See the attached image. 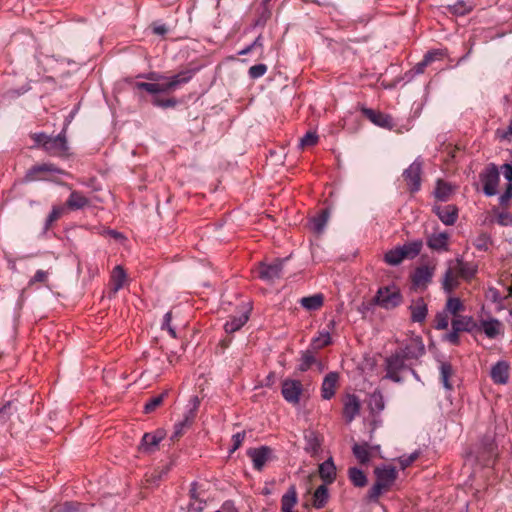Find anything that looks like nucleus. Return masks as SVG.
<instances>
[{"label":"nucleus","mask_w":512,"mask_h":512,"mask_svg":"<svg viewBox=\"0 0 512 512\" xmlns=\"http://www.w3.org/2000/svg\"><path fill=\"white\" fill-rule=\"evenodd\" d=\"M490 376L495 384H506L509 379L508 363L505 361H498L492 366Z\"/></svg>","instance_id":"412c9836"},{"label":"nucleus","mask_w":512,"mask_h":512,"mask_svg":"<svg viewBox=\"0 0 512 512\" xmlns=\"http://www.w3.org/2000/svg\"><path fill=\"white\" fill-rule=\"evenodd\" d=\"M329 498L328 488L325 484L320 485L313 494V506L317 509L323 508Z\"/></svg>","instance_id":"4c0bfd02"},{"label":"nucleus","mask_w":512,"mask_h":512,"mask_svg":"<svg viewBox=\"0 0 512 512\" xmlns=\"http://www.w3.org/2000/svg\"><path fill=\"white\" fill-rule=\"evenodd\" d=\"M411 320H425L427 316V305L423 298L413 301L410 306Z\"/></svg>","instance_id":"72a5a7b5"},{"label":"nucleus","mask_w":512,"mask_h":512,"mask_svg":"<svg viewBox=\"0 0 512 512\" xmlns=\"http://www.w3.org/2000/svg\"><path fill=\"white\" fill-rule=\"evenodd\" d=\"M501 322H480L479 329L489 338H495L499 334V325Z\"/></svg>","instance_id":"de8ad7c7"},{"label":"nucleus","mask_w":512,"mask_h":512,"mask_svg":"<svg viewBox=\"0 0 512 512\" xmlns=\"http://www.w3.org/2000/svg\"><path fill=\"white\" fill-rule=\"evenodd\" d=\"M137 77L138 78H144V79H147V80H150V81H157V82L164 81L162 83H158L159 94H161V93H169V92L175 91L173 86H172V83H171L170 79L168 78V76H165V75H163L161 73L149 72V73H146V74H140Z\"/></svg>","instance_id":"aec40b11"},{"label":"nucleus","mask_w":512,"mask_h":512,"mask_svg":"<svg viewBox=\"0 0 512 512\" xmlns=\"http://www.w3.org/2000/svg\"><path fill=\"white\" fill-rule=\"evenodd\" d=\"M412 365V362L402 356L398 351H395L385 359V377L393 382L399 383L402 381L401 373L405 371H410L416 376V372L412 368Z\"/></svg>","instance_id":"7ed1b4c3"},{"label":"nucleus","mask_w":512,"mask_h":512,"mask_svg":"<svg viewBox=\"0 0 512 512\" xmlns=\"http://www.w3.org/2000/svg\"><path fill=\"white\" fill-rule=\"evenodd\" d=\"M452 192L451 186L443 180H438L434 190V196L440 201L448 200Z\"/></svg>","instance_id":"79ce46f5"},{"label":"nucleus","mask_w":512,"mask_h":512,"mask_svg":"<svg viewBox=\"0 0 512 512\" xmlns=\"http://www.w3.org/2000/svg\"><path fill=\"white\" fill-rule=\"evenodd\" d=\"M500 171L507 182H512V162L502 164L500 166Z\"/></svg>","instance_id":"774afa93"},{"label":"nucleus","mask_w":512,"mask_h":512,"mask_svg":"<svg viewBox=\"0 0 512 512\" xmlns=\"http://www.w3.org/2000/svg\"><path fill=\"white\" fill-rule=\"evenodd\" d=\"M450 235L447 232L432 233L427 237V246L438 252H445L449 249Z\"/></svg>","instance_id":"2eb2a0df"},{"label":"nucleus","mask_w":512,"mask_h":512,"mask_svg":"<svg viewBox=\"0 0 512 512\" xmlns=\"http://www.w3.org/2000/svg\"><path fill=\"white\" fill-rule=\"evenodd\" d=\"M205 505H206V502L202 499H196V500L190 501L189 506H188V512H202Z\"/></svg>","instance_id":"69168bd1"},{"label":"nucleus","mask_w":512,"mask_h":512,"mask_svg":"<svg viewBox=\"0 0 512 512\" xmlns=\"http://www.w3.org/2000/svg\"><path fill=\"white\" fill-rule=\"evenodd\" d=\"M446 9L453 15L464 16L473 10V4L468 0H458L452 5H447Z\"/></svg>","instance_id":"473e14b6"},{"label":"nucleus","mask_w":512,"mask_h":512,"mask_svg":"<svg viewBox=\"0 0 512 512\" xmlns=\"http://www.w3.org/2000/svg\"><path fill=\"white\" fill-rule=\"evenodd\" d=\"M423 162L420 157L416 158L403 172V178L411 193L421 189V173Z\"/></svg>","instance_id":"423d86ee"},{"label":"nucleus","mask_w":512,"mask_h":512,"mask_svg":"<svg viewBox=\"0 0 512 512\" xmlns=\"http://www.w3.org/2000/svg\"><path fill=\"white\" fill-rule=\"evenodd\" d=\"M384 260L389 265L396 266V265L400 264L404 260L400 247L398 246V247L386 252L385 256H384Z\"/></svg>","instance_id":"a18cd8bd"},{"label":"nucleus","mask_w":512,"mask_h":512,"mask_svg":"<svg viewBox=\"0 0 512 512\" xmlns=\"http://www.w3.org/2000/svg\"><path fill=\"white\" fill-rule=\"evenodd\" d=\"M319 474L321 479L327 484H331L335 480L336 467L332 458L325 460L319 465Z\"/></svg>","instance_id":"cd10ccee"},{"label":"nucleus","mask_w":512,"mask_h":512,"mask_svg":"<svg viewBox=\"0 0 512 512\" xmlns=\"http://www.w3.org/2000/svg\"><path fill=\"white\" fill-rule=\"evenodd\" d=\"M163 437L164 433L162 431H157L155 434L145 433L142 437L139 450L146 453L155 451Z\"/></svg>","instance_id":"5701e85b"},{"label":"nucleus","mask_w":512,"mask_h":512,"mask_svg":"<svg viewBox=\"0 0 512 512\" xmlns=\"http://www.w3.org/2000/svg\"><path fill=\"white\" fill-rule=\"evenodd\" d=\"M167 395L168 391H164L163 393L149 399L144 405V413L149 414L154 412L159 406L162 405Z\"/></svg>","instance_id":"c03bdc74"},{"label":"nucleus","mask_w":512,"mask_h":512,"mask_svg":"<svg viewBox=\"0 0 512 512\" xmlns=\"http://www.w3.org/2000/svg\"><path fill=\"white\" fill-rule=\"evenodd\" d=\"M454 371L452 365L449 362L440 363V376L444 387L448 390L452 389V384L449 379L453 375Z\"/></svg>","instance_id":"37998d69"},{"label":"nucleus","mask_w":512,"mask_h":512,"mask_svg":"<svg viewBox=\"0 0 512 512\" xmlns=\"http://www.w3.org/2000/svg\"><path fill=\"white\" fill-rule=\"evenodd\" d=\"M339 380V374L337 372H329L322 383L321 396L325 400H330L336 392V387Z\"/></svg>","instance_id":"6ab92c4d"},{"label":"nucleus","mask_w":512,"mask_h":512,"mask_svg":"<svg viewBox=\"0 0 512 512\" xmlns=\"http://www.w3.org/2000/svg\"><path fill=\"white\" fill-rule=\"evenodd\" d=\"M419 457V453L418 452H413L412 454H410L409 456H402L400 457L399 459V464L401 466L402 469H406L407 467H409L415 460H417V458Z\"/></svg>","instance_id":"0e129e2a"},{"label":"nucleus","mask_w":512,"mask_h":512,"mask_svg":"<svg viewBox=\"0 0 512 512\" xmlns=\"http://www.w3.org/2000/svg\"><path fill=\"white\" fill-rule=\"evenodd\" d=\"M497 458V444L491 436H484L481 440L477 459L484 465L494 464Z\"/></svg>","instance_id":"6e6552de"},{"label":"nucleus","mask_w":512,"mask_h":512,"mask_svg":"<svg viewBox=\"0 0 512 512\" xmlns=\"http://www.w3.org/2000/svg\"><path fill=\"white\" fill-rule=\"evenodd\" d=\"M246 437V432H238L232 436V448L230 449V452L236 451L243 443L244 439Z\"/></svg>","instance_id":"e2e57ef3"},{"label":"nucleus","mask_w":512,"mask_h":512,"mask_svg":"<svg viewBox=\"0 0 512 512\" xmlns=\"http://www.w3.org/2000/svg\"><path fill=\"white\" fill-rule=\"evenodd\" d=\"M302 391L303 386L299 380L286 379L282 383V396L289 403H299Z\"/></svg>","instance_id":"f8f14e48"},{"label":"nucleus","mask_w":512,"mask_h":512,"mask_svg":"<svg viewBox=\"0 0 512 512\" xmlns=\"http://www.w3.org/2000/svg\"><path fill=\"white\" fill-rule=\"evenodd\" d=\"M429 57H424L422 61L417 63L408 73L410 75L409 78H412L416 75H420L424 72L425 68L429 65Z\"/></svg>","instance_id":"bf43d9fd"},{"label":"nucleus","mask_w":512,"mask_h":512,"mask_svg":"<svg viewBox=\"0 0 512 512\" xmlns=\"http://www.w3.org/2000/svg\"><path fill=\"white\" fill-rule=\"evenodd\" d=\"M329 218V210L323 209L311 220V228L313 231L320 233L324 230Z\"/></svg>","instance_id":"ea45409f"},{"label":"nucleus","mask_w":512,"mask_h":512,"mask_svg":"<svg viewBox=\"0 0 512 512\" xmlns=\"http://www.w3.org/2000/svg\"><path fill=\"white\" fill-rule=\"evenodd\" d=\"M41 173H55L60 175L68 176L69 173L65 172L64 170L58 168L52 163H43L32 166L30 169L27 170L23 181L26 183L34 182V181H40V180H46V178L40 176Z\"/></svg>","instance_id":"1a4fd4ad"},{"label":"nucleus","mask_w":512,"mask_h":512,"mask_svg":"<svg viewBox=\"0 0 512 512\" xmlns=\"http://www.w3.org/2000/svg\"><path fill=\"white\" fill-rule=\"evenodd\" d=\"M63 211H64V208L61 206H53L52 207V210L48 214V216L45 220V223H44V227H43L44 233H46L50 229L52 223L54 221H56L62 215Z\"/></svg>","instance_id":"49530a36"},{"label":"nucleus","mask_w":512,"mask_h":512,"mask_svg":"<svg viewBox=\"0 0 512 512\" xmlns=\"http://www.w3.org/2000/svg\"><path fill=\"white\" fill-rule=\"evenodd\" d=\"M348 477L355 487H364L367 484L366 474L357 467L349 468Z\"/></svg>","instance_id":"58836bf2"},{"label":"nucleus","mask_w":512,"mask_h":512,"mask_svg":"<svg viewBox=\"0 0 512 512\" xmlns=\"http://www.w3.org/2000/svg\"><path fill=\"white\" fill-rule=\"evenodd\" d=\"M323 302L324 296L321 293H317L308 297H303L300 300L301 305L309 311L319 309L323 305Z\"/></svg>","instance_id":"e433bc0d"},{"label":"nucleus","mask_w":512,"mask_h":512,"mask_svg":"<svg viewBox=\"0 0 512 512\" xmlns=\"http://www.w3.org/2000/svg\"><path fill=\"white\" fill-rule=\"evenodd\" d=\"M500 167L494 163H490L480 174V181L483 185V193L488 196H494L498 193V185L500 181Z\"/></svg>","instance_id":"39448f33"},{"label":"nucleus","mask_w":512,"mask_h":512,"mask_svg":"<svg viewBox=\"0 0 512 512\" xmlns=\"http://www.w3.org/2000/svg\"><path fill=\"white\" fill-rule=\"evenodd\" d=\"M494 213L496 214V222L500 226L508 227L512 226V214L508 211L498 212L494 209Z\"/></svg>","instance_id":"8fccbe9b"},{"label":"nucleus","mask_w":512,"mask_h":512,"mask_svg":"<svg viewBox=\"0 0 512 512\" xmlns=\"http://www.w3.org/2000/svg\"><path fill=\"white\" fill-rule=\"evenodd\" d=\"M473 245L478 251H488L492 245V237L486 232H481L473 240Z\"/></svg>","instance_id":"a19ab883"},{"label":"nucleus","mask_w":512,"mask_h":512,"mask_svg":"<svg viewBox=\"0 0 512 512\" xmlns=\"http://www.w3.org/2000/svg\"><path fill=\"white\" fill-rule=\"evenodd\" d=\"M297 503V490L295 485H290L281 498V512H293L292 508Z\"/></svg>","instance_id":"c756f323"},{"label":"nucleus","mask_w":512,"mask_h":512,"mask_svg":"<svg viewBox=\"0 0 512 512\" xmlns=\"http://www.w3.org/2000/svg\"><path fill=\"white\" fill-rule=\"evenodd\" d=\"M304 440L306 443L304 450L312 456L318 454L322 445L319 435L315 431L309 430L305 432Z\"/></svg>","instance_id":"a878e982"},{"label":"nucleus","mask_w":512,"mask_h":512,"mask_svg":"<svg viewBox=\"0 0 512 512\" xmlns=\"http://www.w3.org/2000/svg\"><path fill=\"white\" fill-rule=\"evenodd\" d=\"M408 339L406 340L403 347H400L398 351L402 356L411 361H417L425 354V345L422 337L416 334L415 330H408Z\"/></svg>","instance_id":"20e7f679"},{"label":"nucleus","mask_w":512,"mask_h":512,"mask_svg":"<svg viewBox=\"0 0 512 512\" xmlns=\"http://www.w3.org/2000/svg\"><path fill=\"white\" fill-rule=\"evenodd\" d=\"M273 450L269 446H260L258 448H250L247 451V455L253 462V467L261 471L266 462L272 459Z\"/></svg>","instance_id":"ddd939ff"},{"label":"nucleus","mask_w":512,"mask_h":512,"mask_svg":"<svg viewBox=\"0 0 512 512\" xmlns=\"http://www.w3.org/2000/svg\"><path fill=\"white\" fill-rule=\"evenodd\" d=\"M268 68L265 64L259 63L256 65H253L248 70V75L251 79H258L262 76H264L267 72Z\"/></svg>","instance_id":"864d4df0"},{"label":"nucleus","mask_w":512,"mask_h":512,"mask_svg":"<svg viewBox=\"0 0 512 512\" xmlns=\"http://www.w3.org/2000/svg\"><path fill=\"white\" fill-rule=\"evenodd\" d=\"M446 309L453 315L456 316L460 311L464 309L463 303L459 298H449L446 303Z\"/></svg>","instance_id":"3c124183"},{"label":"nucleus","mask_w":512,"mask_h":512,"mask_svg":"<svg viewBox=\"0 0 512 512\" xmlns=\"http://www.w3.org/2000/svg\"><path fill=\"white\" fill-rule=\"evenodd\" d=\"M352 452L360 464H367L370 461V445L367 442L362 444L355 443L352 447Z\"/></svg>","instance_id":"2f4dec72"},{"label":"nucleus","mask_w":512,"mask_h":512,"mask_svg":"<svg viewBox=\"0 0 512 512\" xmlns=\"http://www.w3.org/2000/svg\"><path fill=\"white\" fill-rule=\"evenodd\" d=\"M452 331L445 334L444 339L453 345L459 343V333L462 331H472L477 327V322H451Z\"/></svg>","instance_id":"dca6fc26"},{"label":"nucleus","mask_w":512,"mask_h":512,"mask_svg":"<svg viewBox=\"0 0 512 512\" xmlns=\"http://www.w3.org/2000/svg\"><path fill=\"white\" fill-rule=\"evenodd\" d=\"M151 102L153 106L163 109L173 108L178 104V101L174 98L160 99L158 97H154Z\"/></svg>","instance_id":"5fc2aeb1"},{"label":"nucleus","mask_w":512,"mask_h":512,"mask_svg":"<svg viewBox=\"0 0 512 512\" xmlns=\"http://www.w3.org/2000/svg\"><path fill=\"white\" fill-rule=\"evenodd\" d=\"M458 275L464 279H471L477 273V265L473 262L464 261L462 258L456 259L454 267Z\"/></svg>","instance_id":"bb28decb"},{"label":"nucleus","mask_w":512,"mask_h":512,"mask_svg":"<svg viewBox=\"0 0 512 512\" xmlns=\"http://www.w3.org/2000/svg\"><path fill=\"white\" fill-rule=\"evenodd\" d=\"M13 402L8 401L5 405L0 408V422L6 424L12 415Z\"/></svg>","instance_id":"13d9d810"},{"label":"nucleus","mask_w":512,"mask_h":512,"mask_svg":"<svg viewBox=\"0 0 512 512\" xmlns=\"http://www.w3.org/2000/svg\"><path fill=\"white\" fill-rule=\"evenodd\" d=\"M198 71H199V68L186 69V70L180 71L179 73H177L175 75L168 76V78L170 79L172 86H173L174 90L176 91L182 85L189 83Z\"/></svg>","instance_id":"393cba45"},{"label":"nucleus","mask_w":512,"mask_h":512,"mask_svg":"<svg viewBox=\"0 0 512 512\" xmlns=\"http://www.w3.org/2000/svg\"><path fill=\"white\" fill-rule=\"evenodd\" d=\"M271 12L264 7L263 11L258 15V17L254 20L252 26L256 27H264L268 19L270 18Z\"/></svg>","instance_id":"680f3d73"},{"label":"nucleus","mask_w":512,"mask_h":512,"mask_svg":"<svg viewBox=\"0 0 512 512\" xmlns=\"http://www.w3.org/2000/svg\"><path fill=\"white\" fill-rule=\"evenodd\" d=\"M512 200V182L506 184L504 192L499 196V205L508 208Z\"/></svg>","instance_id":"09e8293b"},{"label":"nucleus","mask_w":512,"mask_h":512,"mask_svg":"<svg viewBox=\"0 0 512 512\" xmlns=\"http://www.w3.org/2000/svg\"><path fill=\"white\" fill-rule=\"evenodd\" d=\"M359 398L354 395H348L343 407V416L346 422H351L360 412Z\"/></svg>","instance_id":"b1692460"},{"label":"nucleus","mask_w":512,"mask_h":512,"mask_svg":"<svg viewBox=\"0 0 512 512\" xmlns=\"http://www.w3.org/2000/svg\"><path fill=\"white\" fill-rule=\"evenodd\" d=\"M486 298L491 302L489 306L490 311H500L504 308L503 302L506 298L502 297L497 289L490 288L487 291Z\"/></svg>","instance_id":"c9c22d12"},{"label":"nucleus","mask_w":512,"mask_h":512,"mask_svg":"<svg viewBox=\"0 0 512 512\" xmlns=\"http://www.w3.org/2000/svg\"><path fill=\"white\" fill-rule=\"evenodd\" d=\"M374 475L376 482L369 489L367 498L370 501H378L380 495L383 492L388 491L398 477V471L394 466L384 465L382 467H376L374 469Z\"/></svg>","instance_id":"f257e3e1"},{"label":"nucleus","mask_w":512,"mask_h":512,"mask_svg":"<svg viewBox=\"0 0 512 512\" xmlns=\"http://www.w3.org/2000/svg\"><path fill=\"white\" fill-rule=\"evenodd\" d=\"M361 112L367 119H369L376 126L386 129L393 128V119L390 115L367 107H362Z\"/></svg>","instance_id":"4468645a"},{"label":"nucleus","mask_w":512,"mask_h":512,"mask_svg":"<svg viewBox=\"0 0 512 512\" xmlns=\"http://www.w3.org/2000/svg\"><path fill=\"white\" fill-rule=\"evenodd\" d=\"M368 407L372 414H378L384 409V397L380 391L376 390L369 396Z\"/></svg>","instance_id":"f704fd0d"},{"label":"nucleus","mask_w":512,"mask_h":512,"mask_svg":"<svg viewBox=\"0 0 512 512\" xmlns=\"http://www.w3.org/2000/svg\"><path fill=\"white\" fill-rule=\"evenodd\" d=\"M399 247L401 249L404 259H414L416 256L420 254L423 247V241L418 239L405 243L404 245Z\"/></svg>","instance_id":"7c9ffc66"},{"label":"nucleus","mask_w":512,"mask_h":512,"mask_svg":"<svg viewBox=\"0 0 512 512\" xmlns=\"http://www.w3.org/2000/svg\"><path fill=\"white\" fill-rule=\"evenodd\" d=\"M318 142V135L315 132L308 131L299 142L300 147L314 146Z\"/></svg>","instance_id":"4d7b16f0"},{"label":"nucleus","mask_w":512,"mask_h":512,"mask_svg":"<svg viewBox=\"0 0 512 512\" xmlns=\"http://www.w3.org/2000/svg\"><path fill=\"white\" fill-rule=\"evenodd\" d=\"M446 55V52L441 49H434L428 51L424 57H429V63H432L435 60L442 59Z\"/></svg>","instance_id":"338daca9"},{"label":"nucleus","mask_w":512,"mask_h":512,"mask_svg":"<svg viewBox=\"0 0 512 512\" xmlns=\"http://www.w3.org/2000/svg\"><path fill=\"white\" fill-rule=\"evenodd\" d=\"M401 299V294L396 286L379 288L375 296L376 303L385 309H391L398 306Z\"/></svg>","instance_id":"0eeeda50"},{"label":"nucleus","mask_w":512,"mask_h":512,"mask_svg":"<svg viewBox=\"0 0 512 512\" xmlns=\"http://www.w3.org/2000/svg\"><path fill=\"white\" fill-rule=\"evenodd\" d=\"M286 260L276 259L272 263H261L259 266V278L270 283L280 279Z\"/></svg>","instance_id":"9d476101"},{"label":"nucleus","mask_w":512,"mask_h":512,"mask_svg":"<svg viewBox=\"0 0 512 512\" xmlns=\"http://www.w3.org/2000/svg\"><path fill=\"white\" fill-rule=\"evenodd\" d=\"M194 421H195V419L193 418L192 414L185 413L183 419L174 425V431H173L170 439L172 441L179 440L183 436L185 430L192 426Z\"/></svg>","instance_id":"c85d7f7f"},{"label":"nucleus","mask_w":512,"mask_h":512,"mask_svg":"<svg viewBox=\"0 0 512 512\" xmlns=\"http://www.w3.org/2000/svg\"><path fill=\"white\" fill-rule=\"evenodd\" d=\"M331 342L330 334L328 332L320 334L318 337L314 338L312 341V346L315 349H321Z\"/></svg>","instance_id":"6e6d98bb"},{"label":"nucleus","mask_w":512,"mask_h":512,"mask_svg":"<svg viewBox=\"0 0 512 512\" xmlns=\"http://www.w3.org/2000/svg\"><path fill=\"white\" fill-rule=\"evenodd\" d=\"M71 211H77L90 206V199L78 190H72L65 203Z\"/></svg>","instance_id":"a211bd4d"},{"label":"nucleus","mask_w":512,"mask_h":512,"mask_svg":"<svg viewBox=\"0 0 512 512\" xmlns=\"http://www.w3.org/2000/svg\"><path fill=\"white\" fill-rule=\"evenodd\" d=\"M315 362V357L310 352H305L301 357L299 364V370L304 372L307 371L311 365Z\"/></svg>","instance_id":"052dcab7"},{"label":"nucleus","mask_w":512,"mask_h":512,"mask_svg":"<svg viewBox=\"0 0 512 512\" xmlns=\"http://www.w3.org/2000/svg\"><path fill=\"white\" fill-rule=\"evenodd\" d=\"M432 211L446 226L454 225L459 215V210L454 204L434 205Z\"/></svg>","instance_id":"9b49d317"},{"label":"nucleus","mask_w":512,"mask_h":512,"mask_svg":"<svg viewBox=\"0 0 512 512\" xmlns=\"http://www.w3.org/2000/svg\"><path fill=\"white\" fill-rule=\"evenodd\" d=\"M32 139L36 146H41L44 151L53 156L66 155L69 149L66 132L63 130L54 137L43 132L35 133Z\"/></svg>","instance_id":"f03ea898"},{"label":"nucleus","mask_w":512,"mask_h":512,"mask_svg":"<svg viewBox=\"0 0 512 512\" xmlns=\"http://www.w3.org/2000/svg\"><path fill=\"white\" fill-rule=\"evenodd\" d=\"M127 274L122 266L117 265L111 275L110 286L111 292L109 297L115 296L119 290H121L126 282Z\"/></svg>","instance_id":"4be33fe9"},{"label":"nucleus","mask_w":512,"mask_h":512,"mask_svg":"<svg viewBox=\"0 0 512 512\" xmlns=\"http://www.w3.org/2000/svg\"><path fill=\"white\" fill-rule=\"evenodd\" d=\"M434 269L429 266H420L417 267L412 276V283L415 287H425L429 282H431L433 277Z\"/></svg>","instance_id":"f3484780"},{"label":"nucleus","mask_w":512,"mask_h":512,"mask_svg":"<svg viewBox=\"0 0 512 512\" xmlns=\"http://www.w3.org/2000/svg\"><path fill=\"white\" fill-rule=\"evenodd\" d=\"M457 285L451 268H448L443 277V289L450 293Z\"/></svg>","instance_id":"603ef678"}]
</instances>
